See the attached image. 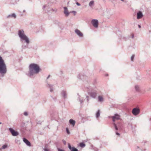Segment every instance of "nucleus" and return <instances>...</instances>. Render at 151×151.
<instances>
[{
  "instance_id": "13",
  "label": "nucleus",
  "mask_w": 151,
  "mask_h": 151,
  "mask_svg": "<svg viewBox=\"0 0 151 151\" xmlns=\"http://www.w3.org/2000/svg\"><path fill=\"white\" fill-rule=\"evenodd\" d=\"M68 147L71 151H79L76 148L74 147H72L69 143L68 144Z\"/></svg>"
},
{
  "instance_id": "4",
  "label": "nucleus",
  "mask_w": 151,
  "mask_h": 151,
  "mask_svg": "<svg viewBox=\"0 0 151 151\" xmlns=\"http://www.w3.org/2000/svg\"><path fill=\"white\" fill-rule=\"evenodd\" d=\"M85 88L87 89L86 91L91 97L94 99L96 98L97 95L96 91L93 90L90 86L86 84L85 85Z\"/></svg>"
},
{
  "instance_id": "14",
  "label": "nucleus",
  "mask_w": 151,
  "mask_h": 151,
  "mask_svg": "<svg viewBox=\"0 0 151 151\" xmlns=\"http://www.w3.org/2000/svg\"><path fill=\"white\" fill-rule=\"evenodd\" d=\"M64 13L66 17H68L69 14V12L68 8L66 7H64Z\"/></svg>"
},
{
  "instance_id": "28",
  "label": "nucleus",
  "mask_w": 151,
  "mask_h": 151,
  "mask_svg": "<svg viewBox=\"0 0 151 151\" xmlns=\"http://www.w3.org/2000/svg\"><path fill=\"white\" fill-rule=\"evenodd\" d=\"M66 131L67 133L68 134H70V132L69 131V130L68 128H66Z\"/></svg>"
},
{
  "instance_id": "17",
  "label": "nucleus",
  "mask_w": 151,
  "mask_h": 151,
  "mask_svg": "<svg viewBox=\"0 0 151 151\" xmlns=\"http://www.w3.org/2000/svg\"><path fill=\"white\" fill-rule=\"evenodd\" d=\"M6 17L7 18H9L10 17H13L15 19L16 17V16L15 14L13 13L8 15Z\"/></svg>"
},
{
  "instance_id": "20",
  "label": "nucleus",
  "mask_w": 151,
  "mask_h": 151,
  "mask_svg": "<svg viewBox=\"0 0 151 151\" xmlns=\"http://www.w3.org/2000/svg\"><path fill=\"white\" fill-rule=\"evenodd\" d=\"M100 115V111L99 110H98L96 114V118L99 117Z\"/></svg>"
},
{
  "instance_id": "36",
  "label": "nucleus",
  "mask_w": 151,
  "mask_h": 151,
  "mask_svg": "<svg viewBox=\"0 0 151 151\" xmlns=\"http://www.w3.org/2000/svg\"><path fill=\"white\" fill-rule=\"evenodd\" d=\"M116 134L118 135H119V136L120 135L119 133L116 132Z\"/></svg>"
},
{
  "instance_id": "35",
  "label": "nucleus",
  "mask_w": 151,
  "mask_h": 151,
  "mask_svg": "<svg viewBox=\"0 0 151 151\" xmlns=\"http://www.w3.org/2000/svg\"><path fill=\"white\" fill-rule=\"evenodd\" d=\"M76 4L77 5H78V6H80L81 5V4L78 2H76Z\"/></svg>"
},
{
  "instance_id": "30",
  "label": "nucleus",
  "mask_w": 151,
  "mask_h": 151,
  "mask_svg": "<svg viewBox=\"0 0 151 151\" xmlns=\"http://www.w3.org/2000/svg\"><path fill=\"white\" fill-rule=\"evenodd\" d=\"M58 151H65L64 150L61 149L60 148H58Z\"/></svg>"
},
{
  "instance_id": "19",
  "label": "nucleus",
  "mask_w": 151,
  "mask_h": 151,
  "mask_svg": "<svg viewBox=\"0 0 151 151\" xmlns=\"http://www.w3.org/2000/svg\"><path fill=\"white\" fill-rule=\"evenodd\" d=\"M69 122L70 124H72L73 126L74 127L75 126L76 123L75 121L73 119H70Z\"/></svg>"
},
{
  "instance_id": "32",
  "label": "nucleus",
  "mask_w": 151,
  "mask_h": 151,
  "mask_svg": "<svg viewBox=\"0 0 151 151\" xmlns=\"http://www.w3.org/2000/svg\"><path fill=\"white\" fill-rule=\"evenodd\" d=\"M24 114L26 116H27L28 115V113L27 112H25L24 113Z\"/></svg>"
},
{
  "instance_id": "37",
  "label": "nucleus",
  "mask_w": 151,
  "mask_h": 151,
  "mask_svg": "<svg viewBox=\"0 0 151 151\" xmlns=\"http://www.w3.org/2000/svg\"><path fill=\"white\" fill-rule=\"evenodd\" d=\"M44 151H49L46 148L44 149Z\"/></svg>"
},
{
  "instance_id": "33",
  "label": "nucleus",
  "mask_w": 151,
  "mask_h": 151,
  "mask_svg": "<svg viewBox=\"0 0 151 151\" xmlns=\"http://www.w3.org/2000/svg\"><path fill=\"white\" fill-rule=\"evenodd\" d=\"M78 78H80L81 79H82V78H81V75H78Z\"/></svg>"
},
{
  "instance_id": "41",
  "label": "nucleus",
  "mask_w": 151,
  "mask_h": 151,
  "mask_svg": "<svg viewBox=\"0 0 151 151\" xmlns=\"http://www.w3.org/2000/svg\"><path fill=\"white\" fill-rule=\"evenodd\" d=\"M46 7V6L45 5L43 6V9H44Z\"/></svg>"
},
{
  "instance_id": "29",
  "label": "nucleus",
  "mask_w": 151,
  "mask_h": 151,
  "mask_svg": "<svg viewBox=\"0 0 151 151\" xmlns=\"http://www.w3.org/2000/svg\"><path fill=\"white\" fill-rule=\"evenodd\" d=\"M86 98L87 99V103L88 104V102H89V99H88L89 96H86Z\"/></svg>"
},
{
  "instance_id": "22",
  "label": "nucleus",
  "mask_w": 151,
  "mask_h": 151,
  "mask_svg": "<svg viewBox=\"0 0 151 151\" xmlns=\"http://www.w3.org/2000/svg\"><path fill=\"white\" fill-rule=\"evenodd\" d=\"M99 101L102 102L103 101V98L101 96H98Z\"/></svg>"
},
{
  "instance_id": "42",
  "label": "nucleus",
  "mask_w": 151,
  "mask_h": 151,
  "mask_svg": "<svg viewBox=\"0 0 151 151\" xmlns=\"http://www.w3.org/2000/svg\"><path fill=\"white\" fill-rule=\"evenodd\" d=\"M1 124V123L0 122V124Z\"/></svg>"
},
{
  "instance_id": "15",
  "label": "nucleus",
  "mask_w": 151,
  "mask_h": 151,
  "mask_svg": "<svg viewBox=\"0 0 151 151\" xmlns=\"http://www.w3.org/2000/svg\"><path fill=\"white\" fill-rule=\"evenodd\" d=\"M23 141L25 143V144L29 146H31V144L30 142L26 138H23Z\"/></svg>"
},
{
  "instance_id": "9",
  "label": "nucleus",
  "mask_w": 151,
  "mask_h": 151,
  "mask_svg": "<svg viewBox=\"0 0 151 151\" xmlns=\"http://www.w3.org/2000/svg\"><path fill=\"white\" fill-rule=\"evenodd\" d=\"M75 32L77 35L80 37H82L83 36V34L78 29H76L75 30Z\"/></svg>"
},
{
  "instance_id": "8",
  "label": "nucleus",
  "mask_w": 151,
  "mask_h": 151,
  "mask_svg": "<svg viewBox=\"0 0 151 151\" xmlns=\"http://www.w3.org/2000/svg\"><path fill=\"white\" fill-rule=\"evenodd\" d=\"M139 109L137 108H134L132 110V113L134 115H137L139 113Z\"/></svg>"
},
{
  "instance_id": "21",
  "label": "nucleus",
  "mask_w": 151,
  "mask_h": 151,
  "mask_svg": "<svg viewBox=\"0 0 151 151\" xmlns=\"http://www.w3.org/2000/svg\"><path fill=\"white\" fill-rule=\"evenodd\" d=\"M119 124L118 123L117 125L115 123H113L114 126V127L115 128L116 130H118V128L119 127Z\"/></svg>"
},
{
  "instance_id": "1",
  "label": "nucleus",
  "mask_w": 151,
  "mask_h": 151,
  "mask_svg": "<svg viewBox=\"0 0 151 151\" xmlns=\"http://www.w3.org/2000/svg\"><path fill=\"white\" fill-rule=\"evenodd\" d=\"M29 71L27 75L31 78L35 77L40 72V68L39 66L35 63H32L29 66Z\"/></svg>"
},
{
  "instance_id": "18",
  "label": "nucleus",
  "mask_w": 151,
  "mask_h": 151,
  "mask_svg": "<svg viewBox=\"0 0 151 151\" xmlns=\"http://www.w3.org/2000/svg\"><path fill=\"white\" fill-rule=\"evenodd\" d=\"M94 5V1L92 0L90 1L89 4V6L91 8H92Z\"/></svg>"
},
{
  "instance_id": "27",
  "label": "nucleus",
  "mask_w": 151,
  "mask_h": 151,
  "mask_svg": "<svg viewBox=\"0 0 151 151\" xmlns=\"http://www.w3.org/2000/svg\"><path fill=\"white\" fill-rule=\"evenodd\" d=\"M134 55H133L131 57V60L132 61H133V59H134Z\"/></svg>"
},
{
  "instance_id": "31",
  "label": "nucleus",
  "mask_w": 151,
  "mask_h": 151,
  "mask_svg": "<svg viewBox=\"0 0 151 151\" xmlns=\"http://www.w3.org/2000/svg\"><path fill=\"white\" fill-rule=\"evenodd\" d=\"M71 12L72 13H73L74 15H75L76 13V11H72Z\"/></svg>"
},
{
  "instance_id": "10",
  "label": "nucleus",
  "mask_w": 151,
  "mask_h": 151,
  "mask_svg": "<svg viewBox=\"0 0 151 151\" xmlns=\"http://www.w3.org/2000/svg\"><path fill=\"white\" fill-rule=\"evenodd\" d=\"M113 121L114 122L116 120H118L120 119V116L117 114H115L114 116L112 117Z\"/></svg>"
},
{
  "instance_id": "38",
  "label": "nucleus",
  "mask_w": 151,
  "mask_h": 151,
  "mask_svg": "<svg viewBox=\"0 0 151 151\" xmlns=\"http://www.w3.org/2000/svg\"><path fill=\"white\" fill-rule=\"evenodd\" d=\"M134 37V35L133 34H132V38H133Z\"/></svg>"
},
{
  "instance_id": "11",
  "label": "nucleus",
  "mask_w": 151,
  "mask_h": 151,
  "mask_svg": "<svg viewBox=\"0 0 151 151\" xmlns=\"http://www.w3.org/2000/svg\"><path fill=\"white\" fill-rule=\"evenodd\" d=\"M77 95H78V97L77 99V101L80 102L81 105H83L84 101L83 99L79 95L78 93H77Z\"/></svg>"
},
{
  "instance_id": "39",
  "label": "nucleus",
  "mask_w": 151,
  "mask_h": 151,
  "mask_svg": "<svg viewBox=\"0 0 151 151\" xmlns=\"http://www.w3.org/2000/svg\"><path fill=\"white\" fill-rule=\"evenodd\" d=\"M138 26L139 28H141V26L140 25H139V24L138 25Z\"/></svg>"
},
{
  "instance_id": "12",
  "label": "nucleus",
  "mask_w": 151,
  "mask_h": 151,
  "mask_svg": "<svg viewBox=\"0 0 151 151\" xmlns=\"http://www.w3.org/2000/svg\"><path fill=\"white\" fill-rule=\"evenodd\" d=\"M143 16V14L141 11H139L137 13V19H141Z\"/></svg>"
},
{
  "instance_id": "3",
  "label": "nucleus",
  "mask_w": 151,
  "mask_h": 151,
  "mask_svg": "<svg viewBox=\"0 0 151 151\" xmlns=\"http://www.w3.org/2000/svg\"><path fill=\"white\" fill-rule=\"evenodd\" d=\"M7 72L6 65L4 60L0 56V74L2 77H3Z\"/></svg>"
},
{
  "instance_id": "23",
  "label": "nucleus",
  "mask_w": 151,
  "mask_h": 151,
  "mask_svg": "<svg viewBox=\"0 0 151 151\" xmlns=\"http://www.w3.org/2000/svg\"><path fill=\"white\" fill-rule=\"evenodd\" d=\"M135 90L137 91H139V86L138 85H136L135 86Z\"/></svg>"
},
{
  "instance_id": "40",
  "label": "nucleus",
  "mask_w": 151,
  "mask_h": 151,
  "mask_svg": "<svg viewBox=\"0 0 151 151\" xmlns=\"http://www.w3.org/2000/svg\"><path fill=\"white\" fill-rule=\"evenodd\" d=\"M50 75H49L48 76L47 78V79H48L50 77Z\"/></svg>"
},
{
  "instance_id": "26",
  "label": "nucleus",
  "mask_w": 151,
  "mask_h": 151,
  "mask_svg": "<svg viewBox=\"0 0 151 151\" xmlns=\"http://www.w3.org/2000/svg\"><path fill=\"white\" fill-rule=\"evenodd\" d=\"M42 122L40 121H38L37 122V124H41Z\"/></svg>"
},
{
  "instance_id": "34",
  "label": "nucleus",
  "mask_w": 151,
  "mask_h": 151,
  "mask_svg": "<svg viewBox=\"0 0 151 151\" xmlns=\"http://www.w3.org/2000/svg\"><path fill=\"white\" fill-rule=\"evenodd\" d=\"M63 142L64 144V145H65L66 144V142L65 140H63Z\"/></svg>"
},
{
  "instance_id": "25",
  "label": "nucleus",
  "mask_w": 151,
  "mask_h": 151,
  "mask_svg": "<svg viewBox=\"0 0 151 151\" xmlns=\"http://www.w3.org/2000/svg\"><path fill=\"white\" fill-rule=\"evenodd\" d=\"M7 145H4L1 148V149H5L7 148Z\"/></svg>"
},
{
  "instance_id": "16",
  "label": "nucleus",
  "mask_w": 151,
  "mask_h": 151,
  "mask_svg": "<svg viewBox=\"0 0 151 151\" xmlns=\"http://www.w3.org/2000/svg\"><path fill=\"white\" fill-rule=\"evenodd\" d=\"M47 86L50 88V92H52L53 91V85L49 84V83H47Z\"/></svg>"
},
{
  "instance_id": "24",
  "label": "nucleus",
  "mask_w": 151,
  "mask_h": 151,
  "mask_svg": "<svg viewBox=\"0 0 151 151\" xmlns=\"http://www.w3.org/2000/svg\"><path fill=\"white\" fill-rule=\"evenodd\" d=\"M85 145H86L83 142L81 143H80V146L81 147H85Z\"/></svg>"
},
{
  "instance_id": "5",
  "label": "nucleus",
  "mask_w": 151,
  "mask_h": 151,
  "mask_svg": "<svg viewBox=\"0 0 151 151\" xmlns=\"http://www.w3.org/2000/svg\"><path fill=\"white\" fill-rule=\"evenodd\" d=\"M91 23L93 27L97 28L98 26V21L97 19H93L91 20Z\"/></svg>"
},
{
  "instance_id": "2",
  "label": "nucleus",
  "mask_w": 151,
  "mask_h": 151,
  "mask_svg": "<svg viewBox=\"0 0 151 151\" xmlns=\"http://www.w3.org/2000/svg\"><path fill=\"white\" fill-rule=\"evenodd\" d=\"M18 35L20 38V40L22 43L24 42L26 43V45H22V47L23 49L28 48V45L30 41L28 38L25 34L23 30H19L18 31Z\"/></svg>"
},
{
  "instance_id": "6",
  "label": "nucleus",
  "mask_w": 151,
  "mask_h": 151,
  "mask_svg": "<svg viewBox=\"0 0 151 151\" xmlns=\"http://www.w3.org/2000/svg\"><path fill=\"white\" fill-rule=\"evenodd\" d=\"M61 96L64 99H65L67 98V93L65 90H63L61 92Z\"/></svg>"
},
{
  "instance_id": "7",
  "label": "nucleus",
  "mask_w": 151,
  "mask_h": 151,
  "mask_svg": "<svg viewBox=\"0 0 151 151\" xmlns=\"http://www.w3.org/2000/svg\"><path fill=\"white\" fill-rule=\"evenodd\" d=\"M9 130L13 136H16L18 135L19 134V133L15 131L14 129L12 128H9Z\"/></svg>"
}]
</instances>
